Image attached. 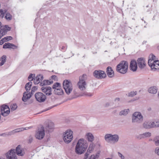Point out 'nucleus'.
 I'll list each match as a JSON object with an SVG mask.
<instances>
[{
    "label": "nucleus",
    "instance_id": "1",
    "mask_svg": "<svg viewBox=\"0 0 159 159\" xmlns=\"http://www.w3.org/2000/svg\"><path fill=\"white\" fill-rule=\"evenodd\" d=\"M25 149L21 148L20 145H18L16 148V149H11L8 152L5 154L6 156L7 159H17L16 153L19 156H23L25 153Z\"/></svg>",
    "mask_w": 159,
    "mask_h": 159
},
{
    "label": "nucleus",
    "instance_id": "2",
    "mask_svg": "<svg viewBox=\"0 0 159 159\" xmlns=\"http://www.w3.org/2000/svg\"><path fill=\"white\" fill-rule=\"evenodd\" d=\"M88 147L87 144L85 143L83 139H79L75 146V151L76 153L78 155L83 153Z\"/></svg>",
    "mask_w": 159,
    "mask_h": 159
},
{
    "label": "nucleus",
    "instance_id": "3",
    "mask_svg": "<svg viewBox=\"0 0 159 159\" xmlns=\"http://www.w3.org/2000/svg\"><path fill=\"white\" fill-rule=\"evenodd\" d=\"M128 64L127 61H123L116 66V71L121 73L124 74L127 72L128 70Z\"/></svg>",
    "mask_w": 159,
    "mask_h": 159
},
{
    "label": "nucleus",
    "instance_id": "4",
    "mask_svg": "<svg viewBox=\"0 0 159 159\" xmlns=\"http://www.w3.org/2000/svg\"><path fill=\"white\" fill-rule=\"evenodd\" d=\"M63 87L66 93L69 95L73 90L72 84L70 81L68 80H64L63 83Z\"/></svg>",
    "mask_w": 159,
    "mask_h": 159
},
{
    "label": "nucleus",
    "instance_id": "5",
    "mask_svg": "<svg viewBox=\"0 0 159 159\" xmlns=\"http://www.w3.org/2000/svg\"><path fill=\"white\" fill-rule=\"evenodd\" d=\"M132 118L133 123H141L143 120V116L141 113L139 112H135L132 115Z\"/></svg>",
    "mask_w": 159,
    "mask_h": 159
},
{
    "label": "nucleus",
    "instance_id": "6",
    "mask_svg": "<svg viewBox=\"0 0 159 159\" xmlns=\"http://www.w3.org/2000/svg\"><path fill=\"white\" fill-rule=\"evenodd\" d=\"M86 78L87 75L84 74L79 77V81L78 83V85L79 89L81 90L84 91L85 90V86L86 84L85 80Z\"/></svg>",
    "mask_w": 159,
    "mask_h": 159
},
{
    "label": "nucleus",
    "instance_id": "7",
    "mask_svg": "<svg viewBox=\"0 0 159 159\" xmlns=\"http://www.w3.org/2000/svg\"><path fill=\"white\" fill-rule=\"evenodd\" d=\"M73 132L70 130H68L63 134V140L65 142L68 143L72 139Z\"/></svg>",
    "mask_w": 159,
    "mask_h": 159
},
{
    "label": "nucleus",
    "instance_id": "8",
    "mask_svg": "<svg viewBox=\"0 0 159 159\" xmlns=\"http://www.w3.org/2000/svg\"><path fill=\"white\" fill-rule=\"evenodd\" d=\"M37 89L38 88L37 87L33 86L31 89V92L28 93L27 92H24L23 93L22 100L24 102H26L29 99L31 98L32 95Z\"/></svg>",
    "mask_w": 159,
    "mask_h": 159
},
{
    "label": "nucleus",
    "instance_id": "9",
    "mask_svg": "<svg viewBox=\"0 0 159 159\" xmlns=\"http://www.w3.org/2000/svg\"><path fill=\"white\" fill-rule=\"evenodd\" d=\"M34 96L36 100L39 102H44L46 98L45 95L41 92L36 93Z\"/></svg>",
    "mask_w": 159,
    "mask_h": 159
},
{
    "label": "nucleus",
    "instance_id": "10",
    "mask_svg": "<svg viewBox=\"0 0 159 159\" xmlns=\"http://www.w3.org/2000/svg\"><path fill=\"white\" fill-rule=\"evenodd\" d=\"M94 76L98 79H102L106 77V74L103 71L96 70L93 72Z\"/></svg>",
    "mask_w": 159,
    "mask_h": 159
},
{
    "label": "nucleus",
    "instance_id": "11",
    "mask_svg": "<svg viewBox=\"0 0 159 159\" xmlns=\"http://www.w3.org/2000/svg\"><path fill=\"white\" fill-rule=\"evenodd\" d=\"M137 61L138 65L139 68L141 69L144 68L146 66V63L144 58H139L138 59Z\"/></svg>",
    "mask_w": 159,
    "mask_h": 159
},
{
    "label": "nucleus",
    "instance_id": "12",
    "mask_svg": "<svg viewBox=\"0 0 159 159\" xmlns=\"http://www.w3.org/2000/svg\"><path fill=\"white\" fill-rule=\"evenodd\" d=\"M45 135L44 130L43 127L41 128L40 130L36 134L35 137L36 139L40 140L43 139Z\"/></svg>",
    "mask_w": 159,
    "mask_h": 159
},
{
    "label": "nucleus",
    "instance_id": "13",
    "mask_svg": "<svg viewBox=\"0 0 159 159\" xmlns=\"http://www.w3.org/2000/svg\"><path fill=\"white\" fill-rule=\"evenodd\" d=\"M153 71H155L157 70H159V61L158 60H155L153 61L151 65L149 66Z\"/></svg>",
    "mask_w": 159,
    "mask_h": 159
},
{
    "label": "nucleus",
    "instance_id": "14",
    "mask_svg": "<svg viewBox=\"0 0 159 159\" xmlns=\"http://www.w3.org/2000/svg\"><path fill=\"white\" fill-rule=\"evenodd\" d=\"M41 90L42 91L48 96L52 94V88L49 86L43 87L41 88Z\"/></svg>",
    "mask_w": 159,
    "mask_h": 159
},
{
    "label": "nucleus",
    "instance_id": "15",
    "mask_svg": "<svg viewBox=\"0 0 159 159\" xmlns=\"http://www.w3.org/2000/svg\"><path fill=\"white\" fill-rule=\"evenodd\" d=\"M138 68L137 62L134 60H132L130 62L129 65V68L130 70L134 72L136 71Z\"/></svg>",
    "mask_w": 159,
    "mask_h": 159
},
{
    "label": "nucleus",
    "instance_id": "16",
    "mask_svg": "<svg viewBox=\"0 0 159 159\" xmlns=\"http://www.w3.org/2000/svg\"><path fill=\"white\" fill-rule=\"evenodd\" d=\"M11 28L8 25H5L4 28L1 29L0 30V39L2 37L5 35L8 31L11 30Z\"/></svg>",
    "mask_w": 159,
    "mask_h": 159
},
{
    "label": "nucleus",
    "instance_id": "17",
    "mask_svg": "<svg viewBox=\"0 0 159 159\" xmlns=\"http://www.w3.org/2000/svg\"><path fill=\"white\" fill-rule=\"evenodd\" d=\"M155 123L152 122H146L143 123V127L146 129H149L154 128L155 126Z\"/></svg>",
    "mask_w": 159,
    "mask_h": 159
},
{
    "label": "nucleus",
    "instance_id": "18",
    "mask_svg": "<svg viewBox=\"0 0 159 159\" xmlns=\"http://www.w3.org/2000/svg\"><path fill=\"white\" fill-rule=\"evenodd\" d=\"M31 127H26L25 128L22 127L16 129L12 131H10L11 135H13L16 133L23 131L25 130H28L31 128Z\"/></svg>",
    "mask_w": 159,
    "mask_h": 159
},
{
    "label": "nucleus",
    "instance_id": "19",
    "mask_svg": "<svg viewBox=\"0 0 159 159\" xmlns=\"http://www.w3.org/2000/svg\"><path fill=\"white\" fill-rule=\"evenodd\" d=\"M3 48H12L15 49L17 47L13 43H5L3 45Z\"/></svg>",
    "mask_w": 159,
    "mask_h": 159
},
{
    "label": "nucleus",
    "instance_id": "20",
    "mask_svg": "<svg viewBox=\"0 0 159 159\" xmlns=\"http://www.w3.org/2000/svg\"><path fill=\"white\" fill-rule=\"evenodd\" d=\"M106 73L107 76L109 77H112L114 75V71L111 67L110 66H108L107 68Z\"/></svg>",
    "mask_w": 159,
    "mask_h": 159
},
{
    "label": "nucleus",
    "instance_id": "21",
    "mask_svg": "<svg viewBox=\"0 0 159 159\" xmlns=\"http://www.w3.org/2000/svg\"><path fill=\"white\" fill-rule=\"evenodd\" d=\"M43 79V76L42 75H38L34 79V82L35 84L39 83Z\"/></svg>",
    "mask_w": 159,
    "mask_h": 159
},
{
    "label": "nucleus",
    "instance_id": "22",
    "mask_svg": "<svg viewBox=\"0 0 159 159\" xmlns=\"http://www.w3.org/2000/svg\"><path fill=\"white\" fill-rule=\"evenodd\" d=\"M156 57L152 54H151L149 55L148 57V64L149 66L152 64L154 60H155Z\"/></svg>",
    "mask_w": 159,
    "mask_h": 159
},
{
    "label": "nucleus",
    "instance_id": "23",
    "mask_svg": "<svg viewBox=\"0 0 159 159\" xmlns=\"http://www.w3.org/2000/svg\"><path fill=\"white\" fill-rule=\"evenodd\" d=\"M54 93L55 94L58 95H61L64 93L63 90L61 88H58L57 89H54Z\"/></svg>",
    "mask_w": 159,
    "mask_h": 159
},
{
    "label": "nucleus",
    "instance_id": "24",
    "mask_svg": "<svg viewBox=\"0 0 159 159\" xmlns=\"http://www.w3.org/2000/svg\"><path fill=\"white\" fill-rule=\"evenodd\" d=\"M148 91L150 93L155 94L157 92V87L156 86L151 87L149 89Z\"/></svg>",
    "mask_w": 159,
    "mask_h": 159
},
{
    "label": "nucleus",
    "instance_id": "25",
    "mask_svg": "<svg viewBox=\"0 0 159 159\" xmlns=\"http://www.w3.org/2000/svg\"><path fill=\"white\" fill-rule=\"evenodd\" d=\"M119 136L117 134L112 135L111 141H113L114 143H117L119 141Z\"/></svg>",
    "mask_w": 159,
    "mask_h": 159
},
{
    "label": "nucleus",
    "instance_id": "26",
    "mask_svg": "<svg viewBox=\"0 0 159 159\" xmlns=\"http://www.w3.org/2000/svg\"><path fill=\"white\" fill-rule=\"evenodd\" d=\"M86 136L87 137V139L89 141L92 142L94 140V136L92 134L90 133L87 134Z\"/></svg>",
    "mask_w": 159,
    "mask_h": 159
},
{
    "label": "nucleus",
    "instance_id": "27",
    "mask_svg": "<svg viewBox=\"0 0 159 159\" xmlns=\"http://www.w3.org/2000/svg\"><path fill=\"white\" fill-rule=\"evenodd\" d=\"M129 112V109H125L123 110L120 112L119 115L120 116H126Z\"/></svg>",
    "mask_w": 159,
    "mask_h": 159
},
{
    "label": "nucleus",
    "instance_id": "28",
    "mask_svg": "<svg viewBox=\"0 0 159 159\" xmlns=\"http://www.w3.org/2000/svg\"><path fill=\"white\" fill-rule=\"evenodd\" d=\"M32 85V82L30 81L29 82L25 84V89L27 92H28V91L30 90Z\"/></svg>",
    "mask_w": 159,
    "mask_h": 159
},
{
    "label": "nucleus",
    "instance_id": "29",
    "mask_svg": "<svg viewBox=\"0 0 159 159\" xmlns=\"http://www.w3.org/2000/svg\"><path fill=\"white\" fill-rule=\"evenodd\" d=\"M54 127V124L52 122H50L49 123L47 126V127L46 128V129L49 132H50L51 131H50L49 129H52Z\"/></svg>",
    "mask_w": 159,
    "mask_h": 159
},
{
    "label": "nucleus",
    "instance_id": "30",
    "mask_svg": "<svg viewBox=\"0 0 159 159\" xmlns=\"http://www.w3.org/2000/svg\"><path fill=\"white\" fill-rule=\"evenodd\" d=\"M6 56L5 55H3L1 57L0 59V61H1L0 62V66H2L6 62Z\"/></svg>",
    "mask_w": 159,
    "mask_h": 159
},
{
    "label": "nucleus",
    "instance_id": "31",
    "mask_svg": "<svg viewBox=\"0 0 159 159\" xmlns=\"http://www.w3.org/2000/svg\"><path fill=\"white\" fill-rule=\"evenodd\" d=\"M9 107L7 105L5 104H3L0 107L1 115L2 114V113L3 112V111H5V110H7Z\"/></svg>",
    "mask_w": 159,
    "mask_h": 159
},
{
    "label": "nucleus",
    "instance_id": "32",
    "mask_svg": "<svg viewBox=\"0 0 159 159\" xmlns=\"http://www.w3.org/2000/svg\"><path fill=\"white\" fill-rule=\"evenodd\" d=\"M10 109L9 107L7 110H5V111H3V112L2 113L1 115L4 117H5L7 116L10 113Z\"/></svg>",
    "mask_w": 159,
    "mask_h": 159
},
{
    "label": "nucleus",
    "instance_id": "33",
    "mask_svg": "<svg viewBox=\"0 0 159 159\" xmlns=\"http://www.w3.org/2000/svg\"><path fill=\"white\" fill-rule=\"evenodd\" d=\"M53 81L52 80H45L43 81V84L44 85H49L53 83Z\"/></svg>",
    "mask_w": 159,
    "mask_h": 159
},
{
    "label": "nucleus",
    "instance_id": "34",
    "mask_svg": "<svg viewBox=\"0 0 159 159\" xmlns=\"http://www.w3.org/2000/svg\"><path fill=\"white\" fill-rule=\"evenodd\" d=\"M112 135L111 134H107L105 136V139L106 141H111Z\"/></svg>",
    "mask_w": 159,
    "mask_h": 159
},
{
    "label": "nucleus",
    "instance_id": "35",
    "mask_svg": "<svg viewBox=\"0 0 159 159\" xmlns=\"http://www.w3.org/2000/svg\"><path fill=\"white\" fill-rule=\"evenodd\" d=\"M140 136L141 137L143 138L149 137L151 136V133L149 132H146L141 134Z\"/></svg>",
    "mask_w": 159,
    "mask_h": 159
},
{
    "label": "nucleus",
    "instance_id": "36",
    "mask_svg": "<svg viewBox=\"0 0 159 159\" xmlns=\"http://www.w3.org/2000/svg\"><path fill=\"white\" fill-rule=\"evenodd\" d=\"M61 87V85L59 83L57 82L55 83L52 86V88L54 89H57L58 88Z\"/></svg>",
    "mask_w": 159,
    "mask_h": 159
},
{
    "label": "nucleus",
    "instance_id": "37",
    "mask_svg": "<svg viewBox=\"0 0 159 159\" xmlns=\"http://www.w3.org/2000/svg\"><path fill=\"white\" fill-rule=\"evenodd\" d=\"M137 93V91H132L130 92L129 93L128 96L130 97H133L135 95H136Z\"/></svg>",
    "mask_w": 159,
    "mask_h": 159
},
{
    "label": "nucleus",
    "instance_id": "38",
    "mask_svg": "<svg viewBox=\"0 0 159 159\" xmlns=\"http://www.w3.org/2000/svg\"><path fill=\"white\" fill-rule=\"evenodd\" d=\"M17 106L16 104H13L12 105H11L10 106V108L11 111H13L16 110Z\"/></svg>",
    "mask_w": 159,
    "mask_h": 159
},
{
    "label": "nucleus",
    "instance_id": "39",
    "mask_svg": "<svg viewBox=\"0 0 159 159\" xmlns=\"http://www.w3.org/2000/svg\"><path fill=\"white\" fill-rule=\"evenodd\" d=\"M155 145L157 146H159V136L156 137V138L154 139Z\"/></svg>",
    "mask_w": 159,
    "mask_h": 159
},
{
    "label": "nucleus",
    "instance_id": "40",
    "mask_svg": "<svg viewBox=\"0 0 159 159\" xmlns=\"http://www.w3.org/2000/svg\"><path fill=\"white\" fill-rule=\"evenodd\" d=\"M5 18L7 20H10L12 19V16L10 13H7L6 14Z\"/></svg>",
    "mask_w": 159,
    "mask_h": 159
},
{
    "label": "nucleus",
    "instance_id": "41",
    "mask_svg": "<svg viewBox=\"0 0 159 159\" xmlns=\"http://www.w3.org/2000/svg\"><path fill=\"white\" fill-rule=\"evenodd\" d=\"M93 95V94L90 93H87V92H84L81 95L82 96H87L89 97H91Z\"/></svg>",
    "mask_w": 159,
    "mask_h": 159
},
{
    "label": "nucleus",
    "instance_id": "42",
    "mask_svg": "<svg viewBox=\"0 0 159 159\" xmlns=\"http://www.w3.org/2000/svg\"><path fill=\"white\" fill-rule=\"evenodd\" d=\"M35 77V74H30L28 77V80L29 81H31L33 80L34 77Z\"/></svg>",
    "mask_w": 159,
    "mask_h": 159
},
{
    "label": "nucleus",
    "instance_id": "43",
    "mask_svg": "<svg viewBox=\"0 0 159 159\" xmlns=\"http://www.w3.org/2000/svg\"><path fill=\"white\" fill-rule=\"evenodd\" d=\"M10 135H11L10 131L9 132H7L2 134H0V136H2L3 137H6L7 136Z\"/></svg>",
    "mask_w": 159,
    "mask_h": 159
},
{
    "label": "nucleus",
    "instance_id": "44",
    "mask_svg": "<svg viewBox=\"0 0 159 159\" xmlns=\"http://www.w3.org/2000/svg\"><path fill=\"white\" fill-rule=\"evenodd\" d=\"M12 39V38L10 36H7L3 38V40H4L5 42L8 41L9 40Z\"/></svg>",
    "mask_w": 159,
    "mask_h": 159
},
{
    "label": "nucleus",
    "instance_id": "45",
    "mask_svg": "<svg viewBox=\"0 0 159 159\" xmlns=\"http://www.w3.org/2000/svg\"><path fill=\"white\" fill-rule=\"evenodd\" d=\"M94 145L93 143H91L88 148V149L89 151H92L93 150L94 148Z\"/></svg>",
    "mask_w": 159,
    "mask_h": 159
},
{
    "label": "nucleus",
    "instance_id": "46",
    "mask_svg": "<svg viewBox=\"0 0 159 159\" xmlns=\"http://www.w3.org/2000/svg\"><path fill=\"white\" fill-rule=\"evenodd\" d=\"M91 151H89V150L88 149L87 151L86 152L84 157V159H86L88 157V156L89 155V153L91 152Z\"/></svg>",
    "mask_w": 159,
    "mask_h": 159
},
{
    "label": "nucleus",
    "instance_id": "47",
    "mask_svg": "<svg viewBox=\"0 0 159 159\" xmlns=\"http://www.w3.org/2000/svg\"><path fill=\"white\" fill-rule=\"evenodd\" d=\"M154 122L155 123V126L154 127H159V121H155V122Z\"/></svg>",
    "mask_w": 159,
    "mask_h": 159
},
{
    "label": "nucleus",
    "instance_id": "48",
    "mask_svg": "<svg viewBox=\"0 0 159 159\" xmlns=\"http://www.w3.org/2000/svg\"><path fill=\"white\" fill-rule=\"evenodd\" d=\"M33 140V138L32 137L30 136L28 140V143H30L32 142Z\"/></svg>",
    "mask_w": 159,
    "mask_h": 159
},
{
    "label": "nucleus",
    "instance_id": "49",
    "mask_svg": "<svg viewBox=\"0 0 159 159\" xmlns=\"http://www.w3.org/2000/svg\"><path fill=\"white\" fill-rule=\"evenodd\" d=\"M118 155L120 157L121 159H124L125 157L124 156L120 153L118 152Z\"/></svg>",
    "mask_w": 159,
    "mask_h": 159
},
{
    "label": "nucleus",
    "instance_id": "50",
    "mask_svg": "<svg viewBox=\"0 0 159 159\" xmlns=\"http://www.w3.org/2000/svg\"><path fill=\"white\" fill-rule=\"evenodd\" d=\"M52 79L54 80L57 81V77L55 75H52L51 77Z\"/></svg>",
    "mask_w": 159,
    "mask_h": 159
},
{
    "label": "nucleus",
    "instance_id": "51",
    "mask_svg": "<svg viewBox=\"0 0 159 159\" xmlns=\"http://www.w3.org/2000/svg\"><path fill=\"white\" fill-rule=\"evenodd\" d=\"M155 152L157 153L158 155H159V148H157L155 149Z\"/></svg>",
    "mask_w": 159,
    "mask_h": 159
},
{
    "label": "nucleus",
    "instance_id": "52",
    "mask_svg": "<svg viewBox=\"0 0 159 159\" xmlns=\"http://www.w3.org/2000/svg\"><path fill=\"white\" fill-rule=\"evenodd\" d=\"M6 42L4 40H3V38L0 41V44L1 45H2L4 42Z\"/></svg>",
    "mask_w": 159,
    "mask_h": 159
},
{
    "label": "nucleus",
    "instance_id": "53",
    "mask_svg": "<svg viewBox=\"0 0 159 159\" xmlns=\"http://www.w3.org/2000/svg\"><path fill=\"white\" fill-rule=\"evenodd\" d=\"M89 159H95V157L94 155H92Z\"/></svg>",
    "mask_w": 159,
    "mask_h": 159
},
{
    "label": "nucleus",
    "instance_id": "54",
    "mask_svg": "<svg viewBox=\"0 0 159 159\" xmlns=\"http://www.w3.org/2000/svg\"><path fill=\"white\" fill-rule=\"evenodd\" d=\"M55 106H52V107H49L48 108L46 109L45 110H44V111H48V110L51 109L52 108V107H55Z\"/></svg>",
    "mask_w": 159,
    "mask_h": 159
},
{
    "label": "nucleus",
    "instance_id": "55",
    "mask_svg": "<svg viewBox=\"0 0 159 159\" xmlns=\"http://www.w3.org/2000/svg\"><path fill=\"white\" fill-rule=\"evenodd\" d=\"M110 105V103L109 102H107L106 104L105 107H108Z\"/></svg>",
    "mask_w": 159,
    "mask_h": 159
},
{
    "label": "nucleus",
    "instance_id": "56",
    "mask_svg": "<svg viewBox=\"0 0 159 159\" xmlns=\"http://www.w3.org/2000/svg\"><path fill=\"white\" fill-rule=\"evenodd\" d=\"M40 85L41 86H43L44 85V84H43V82L42 83H41L40 84Z\"/></svg>",
    "mask_w": 159,
    "mask_h": 159
},
{
    "label": "nucleus",
    "instance_id": "57",
    "mask_svg": "<svg viewBox=\"0 0 159 159\" xmlns=\"http://www.w3.org/2000/svg\"><path fill=\"white\" fill-rule=\"evenodd\" d=\"M94 156L95 157V159H96V158H98L99 157L98 155L97 154H96L95 156L94 155Z\"/></svg>",
    "mask_w": 159,
    "mask_h": 159
},
{
    "label": "nucleus",
    "instance_id": "58",
    "mask_svg": "<svg viewBox=\"0 0 159 159\" xmlns=\"http://www.w3.org/2000/svg\"><path fill=\"white\" fill-rule=\"evenodd\" d=\"M116 100L119 101L120 100V98H116L115 99V101H116Z\"/></svg>",
    "mask_w": 159,
    "mask_h": 159
},
{
    "label": "nucleus",
    "instance_id": "59",
    "mask_svg": "<svg viewBox=\"0 0 159 159\" xmlns=\"http://www.w3.org/2000/svg\"><path fill=\"white\" fill-rule=\"evenodd\" d=\"M148 111H151V110L152 109H151V107H149V108L148 109Z\"/></svg>",
    "mask_w": 159,
    "mask_h": 159
},
{
    "label": "nucleus",
    "instance_id": "60",
    "mask_svg": "<svg viewBox=\"0 0 159 159\" xmlns=\"http://www.w3.org/2000/svg\"><path fill=\"white\" fill-rule=\"evenodd\" d=\"M2 27V26H1V22H0V29H1V28Z\"/></svg>",
    "mask_w": 159,
    "mask_h": 159
},
{
    "label": "nucleus",
    "instance_id": "61",
    "mask_svg": "<svg viewBox=\"0 0 159 159\" xmlns=\"http://www.w3.org/2000/svg\"><path fill=\"white\" fill-rule=\"evenodd\" d=\"M64 48V47L63 46V47H62V48L61 49H63Z\"/></svg>",
    "mask_w": 159,
    "mask_h": 159
},
{
    "label": "nucleus",
    "instance_id": "62",
    "mask_svg": "<svg viewBox=\"0 0 159 159\" xmlns=\"http://www.w3.org/2000/svg\"><path fill=\"white\" fill-rule=\"evenodd\" d=\"M106 159H112L111 158H108Z\"/></svg>",
    "mask_w": 159,
    "mask_h": 159
},
{
    "label": "nucleus",
    "instance_id": "63",
    "mask_svg": "<svg viewBox=\"0 0 159 159\" xmlns=\"http://www.w3.org/2000/svg\"><path fill=\"white\" fill-rule=\"evenodd\" d=\"M144 23H146V22H145V21H144Z\"/></svg>",
    "mask_w": 159,
    "mask_h": 159
}]
</instances>
